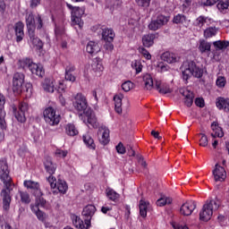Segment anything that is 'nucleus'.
Returning a JSON list of instances; mask_svg holds the SVG:
<instances>
[{"label": "nucleus", "mask_w": 229, "mask_h": 229, "mask_svg": "<svg viewBox=\"0 0 229 229\" xmlns=\"http://www.w3.org/2000/svg\"><path fill=\"white\" fill-rule=\"evenodd\" d=\"M43 89L46 90V92H55V84L53 81L49 79H47L43 82Z\"/></svg>", "instance_id": "obj_37"}, {"label": "nucleus", "mask_w": 229, "mask_h": 229, "mask_svg": "<svg viewBox=\"0 0 229 229\" xmlns=\"http://www.w3.org/2000/svg\"><path fill=\"white\" fill-rule=\"evenodd\" d=\"M86 51L89 55H96V53H99L101 51V48L98 43L89 41L87 45Z\"/></svg>", "instance_id": "obj_27"}, {"label": "nucleus", "mask_w": 229, "mask_h": 229, "mask_svg": "<svg viewBox=\"0 0 229 229\" xmlns=\"http://www.w3.org/2000/svg\"><path fill=\"white\" fill-rule=\"evenodd\" d=\"M91 67H92L93 71H95L96 72H102L104 69L103 64L101 63H99V61H98V60L93 62V64H91Z\"/></svg>", "instance_id": "obj_48"}, {"label": "nucleus", "mask_w": 229, "mask_h": 229, "mask_svg": "<svg viewBox=\"0 0 229 229\" xmlns=\"http://www.w3.org/2000/svg\"><path fill=\"white\" fill-rule=\"evenodd\" d=\"M45 169L47 173H49V174H53V173H55V167L53 166V163H45Z\"/></svg>", "instance_id": "obj_56"}, {"label": "nucleus", "mask_w": 229, "mask_h": 229, "mask_svg": "<svg viewBox=\"0 0 229 229\" xmlns=\"http://www.w3.org/2000/svg\"><path fill=\"white\" fill-rule=\"evenodd\" d=\"M216 84V87H218L219 89L225 88V86L226 85V78H225L224 76L217 77Z\"/></svg>", "instance_id": "obj_47"}, {"label": "nucleus", "mask_w": 229, "mask_h": 229, "mask_svg": "<svg viewBox=\"0 0 229 229\" xmlns=\"http://www.w3.org/2000/svg\"><path fill=\"white\" fill-rule=\"evenodd\" d=\"M21 65H22L23 69H29L30 72L36 76H38V78H42L44 77V74H46L44 66H42L40 64H38L33 63V61L30 58L23 59L21 62Z\"/></svg>", "instance_id": "obj_5"}, {"label": "nucleus", "mask_w": 229, "mask_h": 229, "mask_svg": "<svg viewBox=\"0 0 229 229\" xmlns=\"http://www.w3.org/2000/svg\"><path fill=\"white\" fill-rule=\"evenodd\" d=\"M19 196L21 198V203H24L25 205L31 203L30 193H28L27 191H19Z\"/></svg>", "instance_id": "obj_39"}, {"label": "nucleus", "mask_w": 229, "mask_h": 229, "mask_svg": "<svg viewBox=\"0 0 229 229\" xmlns=\"http://www.w3.org/2000/svg\"><path fill=\"white\" fill-rule=\"evenodd\" d=\"M195 105L196 106H199V108H203V106H205V100L198 98L195 99Z\"/></svg>", "instance_id": "obj_58"}, {"label": "nucleus", "mask_w": 229, "mask_h": 229, "mask_svg": "<svg viewBox=\"0 0 229 229\" xmlns=\"http://www.w3.org/2000/svg\"><path fill=\"white\" fill-rule=\"evenodd\" d=\"M84 120L83 123L85 124H89L92 128H99V123H98V117H96V114L91 109H87L84 113Z\"/></svg>", "instance_id": "obj_12"}, {"label": "nucleus", "mask_w": 229, "mask_h": 229, "mask_svg": "<svg viewBox=\"0 0 229 229\" xmlns=\"http://www.w3.org/2000/svg\"><path fill=\"white\" fill-rule=\"evenodd\" d=\"M216 8L219 10V12H221V13H225L226 9L229 8V0H222L221 2H218Z\"/></svg>", "instance_id": "obj_41"}, {"label": "nucleus", "mask_w": 229, "mask_h": 229, "mask_svg": "<svg viewBox=\"0 0 229 229\" xmlns=\"http://www.w3.org/2000/svg\"><path fill=\"white\" fill-rule=\"evenodd\" d=\"M29 110L28 103L21 102L17 106H13V112L18 123H26V113Z\"/></svg>", "instance_id": "obj_6"}, {"label": "nucleus", "mask_w": 229, "mask_h": 229, "mask_svg": "<svg viewBox=\"0 0 229 229\" xmlns=\"http://www.w3.org/2000/svg\"><path fill=\"white\" fill-rule=\"evenodd\" d=\"M67 191H69V185H67V182L59 179L58 180V192L60 194H66Z\"/></svg>", "instance_id": "obj_35"}, {"label": "nucleus", "mask_w": 229, "mask_h": 229, "mask_svg": "<svg viewBox=\"0 0 229 229\" xmlns=\"http://www.w3.org/2000/svg\"><path fill=\"white\" fill-rule=\"evenodd\" d=\"M35 216H37L38 221H42V222L46 221V214L44 212H42L41 210L37 212V214Z\"/></svg>", "instance_id": "obj_59"}, {"label": "nucleus", "mask_w": 229, "mask_h": 229, "mask_svg": "<svg viewBox=\"0 0 229 229\" xmlns=\"http://www.w3.org/2000/svg\"><path fill=\"white\" fill-rule=\"evenodd\" d=\"M180 94L184 97V105L188 106V108H191L194 103V93L188 89H180Z\"/></svg>", "instance_id": "obj_18"}, {"label": "nucleus", "mask_w": 229, "mask_h": 229, "mask_svg": "<svg viewBox=\"0 0 229 229\" xmlns=\"http://www.w3.org/2000/svg\"><path fill=\"white\" fill-rule=\"evenodd\" d=\"M69 8L72 9V24L73 26H79V28H83V21H81V16L85 13V7H72L68 4Z\"/></svg>", "instance_id": "obj_7"}, {"label": "nucleus", "mask_w": 229, "mask_h": 229, "mask_svg": "<svg viewBox=\"0 0 229 229\" xmlns=\"http://www.w3.org/2000/svg\"><path fill=\"white\" fill-rule=\"evenodd\" d=\"M96 206L94 205H88L83 208L82 216L87 228L90 226V221L92 220V216L96 214Z\"/></svg>", "instance_id": "obj_13"}, {"label": "nucleus", "mask_w": 229, "mask_h": 229, "mask_svg": "<svg viewBox=\"0 0 229 229\" xmlns=\"http://www.w3.org/2000/svg\"><path fill=\"white\" fill-rule=\"evenodd\" d=\"M48 183L50 184V187L52 189V193L54 195L58 194V188H56V178L53 175H50L48 177Z\"/></svg>", "instance_id": "obj_40"}, {"label": "nucleus", "mask_w": 229, "mask_h": 229, "mask_svg": "<svg viewBox=\"0 0 229 229\" xmlns=\"http://www.w3.org/2000/svg\"><path fill=\"white\" fill-rule=\"evenodd\" d=\"M143 81L145 83V89L147 90H151V89H155V82H153V77L150 74H145L143 76Z\"/></svg>", "instance_id": "obj_31"}, {"label": "nucleus", "mask_w": 229, "mask_h": 229, "mask_svg": "<svg viewBox=\"0 0 229 229\" xmlns=\"http://www.w3.org/2000/svg\"><path fill=\"white\" fill-rule=\"evenodd\" d=\"M40 205V203H36L35 205L31 204L30 205V210L33 212V214H37V212H39L40 209L38 208V206Z\"/></svg>", "instance_id": "obj_62"}, {"label": "nucleus", "mask_w": 229, "mask_h": 229, "mask_svg": "<svg viewBox=\"0 0 229 229\" xmlns=\"http://www.w3.org/2000/svg\"><path fill=\"white\" fill-rule=\"evenodd\" d=\"M217 34V28L209 27L204 30L205 38H211V37H216Z\"/></svg>", "instance_id": "obj_38"}, {"label": "nucleus", "mask_w": 229, "mask_h": 229, "mask_svg": "<svg viewBox=\"0 0 229 229\" xmlns=\"http://www.w3.org/2000/svg\"><path fill=\"white\" fill-rule=\"evenodd\" d=\"M35 21L36 16L33 15V13H30L29 14L26 15V26L28 33L35 31Z\"/></svg>", "instance_id": "obj_24"}, {"label": "nucleus", "mask_w": 229, "mask_h": 229, "mask_svg": "<svg viewBox=\"0 0 229 229\" xmlns=\"http://www.w3.org/2000/svg\"><path fill=\"white\" fill-rule=\"evenodd\" d=\"M114 41H106V44L104 45V48L106 51H114V44H112Z\"/></svg>", "instance_id": "obj_57"}, {"label": "nucleus", "mask_w": 229, "mask_h": 229, "mask_svg": "<svg viewBox=\"0 0 229 229\" xmlns=\"http://www.w3.org/2000/svg\"><path fill=\"white\" fill-rule=\"evenodd\" d=\"M115 148L117 153H119V155H124V153H126V148L123 144V142H119L118 145L115 147Z\"/></svg>", "instance_id": "obj_54"}, {"label": "nucleus", "mask_w": 229, "mask_h": 229, "mask_svg": "<svg viewBox=\"0 0 229 229\" xmlns=\"http://www.w3.org/2000/svg\"><path fill=\"white\" fill-rule=\"evenodd\" d=\"M155 89L158 90L159 94H171L173 89L169 88V85L165 83H162V81L156 80L155 81Z\"/></svg>", "instance_id": "obj_20"}, {"label": "nucleus", "mask_w": 229, "mask_h": 229, "mask_svg": "<svg viewBox=\"0 0 229 229\" xmlns=\"http://www.w3.org/2000/svg\"><path fill=\"white\" fill-rule=\"evenodd\" d=\"M24 73L15 72L13 77V90L16 94H21V92H30L31 87L30 83H27L24 88Z\"/></svg>", "instance_id": "obj_4"}, {"label": "nucleus", "mask_w": 229, "mask_h": 229, "mask_svg": "<svg viewBox=\"0 0 229 229\" xmlns=\"http://www.w3.org/2000/svg\"><path fill=\"white\" fill-rule=\"evenodd\" d=\"M99 133H102L101 137L99 138L100 144L106 146V144L110 142V130H108L106 127H102L99 130Z\"/></svg>", "instance_id": "obj_23"}, {"label": "nucleus", "mask_w": 229, "mask_h": 229, "mask_svg": "<svg viewBox=\"0 0 229 229\" xmlns=\"http://www.w3.org/2000/svg\"><path fill=\"white\" fill-rule=\"evenodd\" d=\"M215 133H216V135H217V137H218L219 139L225 137V132H223V128H222V127H218V128L216 129V131H215Z\"/></svg>", "instance_id": "obj_63"}, {"label": "nucleus", "mask_w": 229, "mask_h": 229, "mask_svg": "<svg viewBox=\"0 0 229 229\" xmlns=\"http://www.w3.org/2000/svg\"><path fill=\"white\" fill-rule=\"evenodd\" d=\"M219 207H221V205L217 200H207L199 212L200 221H204L205 223L210 221V219H212V216H214V210H217Z\"/></svg>", "instance_id": "obj_3"}, {"label": "nucleus", "mask_w": 229, "mask_h": 229, "mask_svg": "<svg viewBox=\"0 0 229 229\" xmlns=\"http://www.w3.org/2000/svg\"><path fill=\"white\" fill-rule=\"evenodd\" d=\"M72 224L74 225V226L76 228H79V229L85 228V224L83 223V220H81V218H80V216H78L76 215H72Z\"/></svg>", "instance_id": "obj_36"}, {"label": "nucleus", "mask_w": 229, "mask_h": 229, "mask_svg": "<svg viewBox=\"0 0 229 229\" xmlns=\"http://www.w3.org/2000/svg\"><path fill=\"white\" fill-rule=\"evenodd\" d=\"M14 31L16 35V42H22L24 38V23L18 21L14 25Z\"/></svg>", "instance_id": "obj_21"}, {"label": "nucleus", "mask_w": 229, "mask_h": 229, "mask_svg": "<svg viewBox=\"0 0 229 229\" xmlns=\"http://www.w3.org/2000/svg\"><path fill=\"white\" fill-rule=\"evenodd\" d=\"M173 22L174 24H183V22H187V16L179 13L174 16Z\"/></svg>", "instance_id": "obj_44"}, {"label": "nucleus", "mask_w": 229, "mask_h": 229, "mask_svg": "<svg viewBox=\"0 0 229 229\" xmlns=\"http://www.w3.org/2000/svg\"><path fill=\"white\" fill-rule=\"evenodd\" d=\"M138 6L142 8H148L151 3V0H136Z\"/></svg>", "instance_id": "obj_52"}, {"label": "nucleus", "mask_w": 229, "mask_h": 229, "mask_svg": "<svg viewBox=\"0 0 229 229\" xmlns=\"http://www.w3.org/2000/svg\"><path fill=\"white\" fill-rule=\"evenodd\" d=\"M106 196L111 201H115L116 199H119V194L115 192V191H114L113 189L106 190Z\"/></svg>", "instance_id": "obj_45"}, {"label": "nucleus", "mask_w": 229, "mask_h": 229, "mask_svg": "<svg viewBox=\"0 0 229 229\" xmlns=\"http://www.w3.org/2000/svg\"><path fill=\"white\" fill-rule=\"evenodd\" d=\"M126 149L129 157H135V150H133V147L131 145H127Z\"/></svg>", "instance_id": "obj_61"}, {"label": "nucleus", "mask_w": 229, "mask_h": 229, "mask_svg": "<svg viewBox=\"0 0 229 229\" xmlns=\"http://www.w3.org/2000/svg\"><path fill=\"white\" fill-rule=\"evenodd\" d=\"M44 119L50 126H56L58 124V115H56V110L52 106L46 108L43 112Z\"/></svg>", "instance_id": "obj_9"}, {"label": "nucleus", "mask_w": 229, "mask_h": 229, "mask_svg": "<svg viewBox=\"0 0 229 229\" xmlns=\"http://www.w3.org/2000/svg\"><path fill=\"white\" fill-rule=\"evenodd\" d=\"M169 22V18L164 15H158L156 20H152L148 24V28L151 31H157L160 30L162 26H165Z\"/></svg>", "instance_id": "obj_10"}, {"label": "nucleus", "mask_w": 229, "mask_h": 229, "mask_svg": "<svg viewBox=\"0 0 229 229\" xmlns=\"http://www.w3.org/2000/svg\"><path fill=\"white\" fill-rule=\"evenodd\" d=\"M114 110L117 114H123V95H115L114 97Z\"/></svg>", "instance_id": "obj_29"}, {"label": "nucleus", "mask_w": 229, "mask_h": 229, "mask_svg": "<svg viewBox=\"0 0 229 229\" xmlns=\"http://www.w3.org/2000/svg\"><path fill=\"white\" fill-rule=\"evenodd\" d=\"M157 34H147L142 37V44L144 47H151L155 44Z\"/></svg>", "instance_id": "obj_25"}, {"label": "nucleus", "mask_w": 229, "mask_h": 229, "mask_svg": "<svg viewBox=\"0 0 229 229\" xmlns=\"http://www.w3.org/2000/svg\"><path fill=\"white\" fill-rule=\"evenodd\" d=\"M213 176L215 182H225L226 180V170H225V167L219 165V164H216L213 170Z\"/></svg>", "instance_id": "obj_15"}, {"label": "nucleus", "mask_w": 229, "mask_h": 229, "mask_svg": "<svg viewBox=\"0 0 229 229\" xmlns=\"http://www.w3.org/2000/svg\"><path fill=\"white\" fill-rule=\"evenodd\" d=\"M213 46L216 47V51H221V49H226V47H228L229 42L218 40L213 42Z\"/></svg>", "instance_id": "obj_42"}, {"label": "nucleus", "mask_w": 229, "mask_h": 229, "mask_svg": "<svg viewBox=\"0 0 229 229\" xmlns=\"http://www.w3.org/2000/svg\"><path fill=\"white\" fill-rule=\"evenodd\" d=\"M82 140L87 148H89V149H96V143H94V139H92V136H90V134H84L82 136Z\"/></svg>", "instance_id": "obj_30"}, {"label": "nucleus", "mask_w": 229, "mask_h": 229, "mask_svg": "<svg viewBox=\"0 0 229 229\" xmlns=\"http://www.w3.org/2000/svg\"><path fill=\"white\" fill-rule=\"evenodd\" d=\"M6 103V98L4 95L0 94V128H6V112L4 111V105Z\"/></svg>", "instance_id": "obj_16"}, {"label": "nucleus", "mask_w": 229, "mask_h": 229, "mask_svg": "<svg viewBox=\"0 0 229 229\" xmlns=\"http://www.w3.org/2000/svg\"><path fill=\"white\" fill-rule=\"evenodd\" d=\"M72 105L77 112H83V114L87 112L89 106L87 98L81 93H77L75 95Z\"/></svg>", "instance_id": "obj_8"}, {"label": "nucleus", "mask_w": 229, "mask_h": 229, "mask_svg": "<svg viewBox=\"0 0 229 229\" xmlns=\"http://www.w3.org/2000/svg\"><path fill=\"white\" fill-rule=\"evenodd\" d=\"M208 21V18H207L205 16H199L196 19L195 24L199 28H203V26H205V24H207Z\"/></svg>", "instance_id": "obj_46"}, {"label": "nucleus", "mask_w": 229, "mask_h": 229, "mask_svg": "<svg viewBox=\"0 0 229 229\" xmlns=\"http://www.w3.org/2000/svg\"><path fill=\"white\" fill-rule=\"evenodd\" d=\"M194 210H196V201L190 200L186 201L181 206L180 214L182 216H189L192 215V212H194Z\"/></svg>", "instance_id": "obj_14"}, {"label": "nucleus", "mask_w": 229, "mask_h": 229, "mask_svg": "<svg viewBox=\"0 0 229 229\" xmlns=\"http://www.w3.org/2000/svg\"><path fill=\"white\" fill-rule=\"evenodd\" d=\"M172 203H173V199L169 197L160 198L156 202L157 207H165V205H171Z\"/></svg>", "instance_id": "obj_43"}, {"label": "nucleus", "mask_w": 229, "mask_h": 229, "mask_svg": "<svg viewBox=\"0 0 229 229\" xmlns=\"http://www.w3.org/2000/svg\"><path fill=\"white\" fill-rule=\"evenodd\" d=\"M65 80L66 81H76V77L72 75V73L65 72Z\"/></svg>", "instance_id": "obj_60"}, {"label": "nucleus", "mask_w": 229, "mask_h": 229, "mask_svg": "<svg viewBox=\"0 0 229 229\" xmlns=\"http://www.w3.org/2000/svg\"><path fill=\"white\" fill-rule=\"evenodd\" d=\"M148 207H149V202L140 200V215L141 217H147Z\"/></svg>", "instance_id": "obj_32"}, {"label": "nucleus", "mask_w": 229, "mask_h": 229, "mask_svg": "<svg viewBox=\"0 0 229 229\" xmlns=\"http://www.w3.org/2000/svg\"><path fill=\"white\" fill-rule=\"evenodd\" d=\"M216 106L218 110L229 114V98L225 97L216 98Z\"/></svg>", "instance_id": "obj_17"}, {"label": "nucleus", "mask_w": 229, "mask_h": 229, "mask_svg": "<svg viewBox=\"0 0 229 229\" xmlns=\"http://www.w3.org/2000/svg\"><path fill=\"white\" fill-rule=\"evenodd\" d=\"M133 88V82L131 81H127L122 84V89L124 90V92H130L131 89Z\"/></svg>", "instance_id": "obj_49"}, {"label": "nucleus", "mask_w": 229, "mask_h": 229, "mask_svg": "<svg viewBox=\"0 0 229 229\" xmlns=\"http://www.w3.org/2000/svg\"><path fill=\"white\" fill-rule=\"evenodd\" d=\"M29 37L31 44L36 47L38 51H42L44 48V43L42 40L35 36V31L29 32Z\"/></svg>", "instance_id": "obj_22"}, {"label": "nucleus", "mask_w": 229, "mask_h": 229, "mask_svg": "<svg viewBox=\"0 0 229 229\" xmlns=\"http://www.w3.org/2000/svg\"><path fill=\"white\" fill-rule=\"evenodd\" d=\"M45 21L46 16L41 14L36 15L35 28H37V30H42V28H44Z\"/></svg>", "instance_id": "obj_34"}, {"label": "nucleus", "mask_w": 229, "mask_h": 229, "mask_svg": "<svg viewBox=\"0 0 229 229\" xmlns=\"http://www.w3.org/2000/svg\"><path fill=\"white\" fill-rule=\"evenodd\" d=\"M66 135H69L70 137H76L78 135L79 131L78 129H76V126L72 123H68L65 127Z\"/></svg>", "instance_id": "obj_33"}, {"label": "nucleus", "mask_w": 229, "mask_h": 229, "mask_svg": "<svg viewBox=\"0 0 229 229\" xmlns=\"http://www.w3.org/2000/svg\"><path fill=\"white\" fill-rule=\"evenodd\" d=\"M24 187L30 191L31 194L36 198L42 196V190H40V184L35 181L28 180L23 182Z\"/></svg>", "instance_id": "obj_11"}, {"label": "nucleus", "mask_w": 229, "mask_h": 229, "mask_svg": "<svg viewBox=\"0 0 229 229\" xmlns=\"http://www.w3.org/2000/svg\"><path fill=\"white\" fill-rule=\"evenodd\" d=\"M182 73V80L185 83H189V80L193 76L194 78H203V70L196 65L194 61H186L181 67Z\"/></svg>", "instance_id": "obj_2"}, {"label": "nucleus", "mask_w": 229, "mask_h": 229, "mask_svg": "<svg viewBox=\"0 0 229 229\" xmlns=\"http://www.w3.org/2000/svg\"><path fill=\"white\" fill-rule=\"evenodd\" d=\"M139 52L142 54L144 58H146L147 60H151V54H149V52L146 48L140 47Z\"/></svg>", "instance_id": "obj_53"}, {"label": "nucleus", "mask_w": 229, "mask_h": 229, "mask_svg": "<svg viewBox=\"0 0 229 229\" xmlns=\"http://www.w3.org/2000/svg\"><path fill=\"white\" fill-rule=\"evenodd\" d=\"M31 137L33 139V140L35 142H38V140H40V131L35 129L32 132H31Z\"/></svg>", "instance_id": "obj_55"}, {"label": "nucleus", "mask_w": 229, "mask_h": 229, "mask_svg": "<svg viewBox=\"0 0 229 229\" xmlns=\"http://www.w3.org/2000/svg\"><path fill=\"white\" fill-rule=\"evenodd\" d=\"M131 67L132 69H135L137 74L142 71V64H140L139 61L132 62Z\"/></svg>", "instance_id": "obj_50"}, {"label": "nucleus", "mask_w": 229, "mask_h": 229, "mask_svg": "<svg viewBox=\"0 0 229 229\" xmlns=\"http://www.w3.org/2000/svg\"><path fill=\"white\" fill-rule=\"evenodd\" d=\"M199 135H201V138L199 140V146L207 148V146H208V138L204 133H200Z\"/></svg>", "instance_id": "obj_51"}, {"label": "nucleus", "mask_w": 229, "mask_h": 229, "mask_svg": "<svg viewBox=\"0 0 229 229\" xmlns=\"http://www.w3.org/2000/svg\"><path fill=\"white\" fill-rule=\"evenodd\" d=\"M211 47H212V44L203 39V40H200L199 42V51H200L202 55L205 53H207V55H210Z\"/></svg>", "instance_id": "obj_28"}, {"label": "nucleus", "mask_w": 229, "mask_h": 229, "mask_svg": "<svg viewBox=\"0 0 229 229\" xmlns=\"http://www.w3.org/2000/svg\"><path fill=\"white\" fill-rule=\"evenodd\" d=\"M0 180L5 187V189H3L0 192V196L3 199V208L4 210H10V204L12 203L10 192L13 191V183L12 182V177H10L6 159H0Z\"/></svg>", "instance_id": "obj_1"}, {"label": "nucleus", "mask_w": 229, "mask_h": 229, "mask_svg": "<svg viewBox=\"0 0 229 229\" xmlns=\"http://www.w3.org/2000/svg\"><path fill=\"white\" fill-rule=\"evenodd\" d=\"M102 38L105 42H114L115 38V32L112 29H104L102 31Z\"/></svg>", "instance_id": "obj_26"}, {"label": "nucleus", "mask_w": 229, "mask_h": 229, "mask_svg": "<svg viewBox=\"0 0 229 229\" xmlns=\"http://www.w3.org/2000/svg\"><path fill=\"white\" fill-rule=\"evenodd\" d=\"M174 229H189V227L187 225H180V224L174 225Z\"/></svg>", "instance_id": "obj_64"}, {"label": "nucleus", "mask_w": 229, "mask_h": 229, "mask_svg": "<svg viewBox=\"0 0 229 229\" xmlns=\"http://www.w3.org/2000/svg\"><path fill=\"white\" fill-rule=\"evenodd\" d=\"M161 60L167 64H176V62H180V56L174 53L165 52L161 55Z\"/></svg>", "instance_id": "obj_19"}]
</instances>
